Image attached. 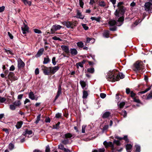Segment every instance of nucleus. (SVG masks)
Listing matches in <instances>:
<instances>
[{
	"label": "nucleus",
	"mask_w": 152,
	"mask_h": 152,
	"mask_svg": "<svg viewBox=\"0 0 152 152\" xmlns=\"http://www.w3.org/2000/svg\"><path fill=\"white\" fill-rule=\"evenodd\" d=\"M108 125H105L104 126V127L103 128V129H102L103 131H104L105 130H106L108 129Z\"/></svg>",
	"instance_id": "nucleus-54"
},
{
	"label": "nucleus",
	"mask_w": 152,
	"mask_h": 152,
	"mask_svg": "<svg viewBox=\"0 0 152 152\" xmlns=\"http://www.w3.org/2000/svg\"><path fill=\"white\" fill-rule=\"evenodd\" d=\"M91 19L92 20H95L96 21L99 22L100 21L101 17H98L97 18H96L95 17H91Z\"/></svg>",
	"instance_id": "nucleus-27"
},
{
	"label": "nucleus",
	"mask_w": 152,
	"mask_h": 152,
	"mask_svg": "<svg viewBox=\"0 0 152 152\" xmlns=\"http://www.w3.org/2000/svg\"><path fill=\"white\" fill-rule=\"evenodd\" d=\"M103 144L106 148L108 147H112L113 150L114 146L113 144L111 142H107L106 141H105L103 142Z\"/></svg>",
	"instance_id": "nucleus-12"
},
{
	"label": "nucleus",
	"mask_w": 152,
	"mask_h": 152,
	"mask_svg": "<svg viewBox=\"0 0 152 152\" xmlns=\"http://www.w3.org/2000/svg\"><path fill=\"white\" fill-rule=\"evenodd\" d=\"M21 29L23 31V33L24 34H26L28 30V27L26 25H25L24 27H22Z\"/></svg>",
	"instance_id": "nucleus-23"
},
{
	"label": "nucleus",
	"mask_w": 152,
	"mask_h": 152,
	"mask_svg": "<svg viewBox=\"0 0 152 152\" xmlns=\"http://www.w3.org/2000/svg\"><path fill=\"white\" fill-rule=\"evenodd\" d=\"M152 99V90L150 91L146 98L147 99Z\"/></svg>",
	"instance_id": "nucleus-43"
},
{
	"label": "nucleus",
	"mask_w": 152,
	"mask_h": 152,
	"mask_svg": "<svg viewBox=\"0 0 152 152\" xmlns=\"http://www.w3.org/2000/svg\"><path fill=\"white\" fill-rule=\"evenodd\" d=\"M62 28V26L59 25L55 24L53 25L51 28V30L50 32H48V34H53L55 33V31L59 30Z\"/></svg>",
	"instance_id": "nucleus-5"
},
{
	"label": "nucleus",
	"mask_w": 152,
	"mask_h": 152,
	"mask_svg": "<svg viewBox=\"0 0 152 152\" xmlns=\"http://www.w3.org/2000/svg\"><path fill=\"white\" fill-rule=\"evenodd\" d=\"M88 95V92L84 90L83 91V95L82 98L83 99H86L87 98Z\"/></svg>",
	"instance_id": "nucleus-22"
},
{
	"label": "nucleus",
	"mask_w": 152,
	"mask_h": 152,
	"mask_svg": "<svg viewBox=\"0 0 152 152\" xmlns=\"http://www.w3.org/2000/svg\"><path fill=\"white\" fill-rule=\"evenodd\" d=\"M33 133V132L31 130H28V129H26L25 131L23 132V135L27 137V135H30L32 134Z\"/></svg>",
	"instance_id": "nucleus-15"
},
{
	"label": "nucleus",
	"mask_w": 152,
	"mask_h": 152,
	"mask_svg": "<svg viewBox=\"0 0 152 152\" xmlns=\"http://www.w3.org/2000/svg\"><path fill=\"white\" fill-rule=\"evenodd\" d=\"M63 24L66 26L67 28H73L76 26V22H72L69 21H65L63 22Z\"/></svg>",
	"instance_id": "nucleus-6"
},
{
	"label": "nucleus",
	"mask_w": 152,
	"mask_h": 152,
	"mask_svg": "<svg viewBox=\"0 0 152 152\" xmlns=\"http://www.w3.org/2000/svg\"><path fill=\"white\" fill-rule=\"evenodd\" d=\"M130 90L129 88H127L126 89V93L127 94H129L130 93Z\"/></svg>",
	"instance_id": "nucleus-63"
},
{
	"label": "nucleus",
	"mask_w": 152,
	"mask_h": 152,
	"mask_svg": "<svg viewBox=\"0 0 152 152\" xmlns=\"http://www.w3.org/2000/svg\"><path fill=\"white\" fill-rule=\"evenodd\" d=\"M61 142L64 145H66L69 143V140L68 139H66L62 140Z\"/></svg>",
	"instance_id": "nucleus-40"
},
{
	"label": "nucleus",
	"mask_w": 152,
	"mask_h": 152,
	"mask_svg": "<svg viewBox=\"0 0 152 152\" xmlns=\"http://www.w3.org/2000/svg\"><path fill=\"white\" fill-rule=\"evenodd\" d=\"M10 108L11 110H14L15 109L16 107V106L13 104H10Z\"/></svg>",
	"instance_id": "nucleus-45"
},
{
	"label": "nucleus",
	"mask_w": 152,
	"mask_h": 152,
	"mask_svg": "<svg viewBox=\"0 0 152 152\" xmlns=\"http://www.w3.org/2000/svg\"><path fill=\"white\" fill-rule=\"evenodd\" d=\"M111 113L109 112H105L103 113L102 117L104 118H107L110 115Z\"/></svg>",
	"instance_id": "nucleus-20"
},
{
	"label": "nucleus",
	"mask_w": 152,
	"mask_h": 152,
	"mask_svg": "<svg viewBox=\"0 0 152 152\" xmlns=\"http://www.w3.org/2000/svg\"><path fill=\"white\" fill-rule=\"evenodd\" d=\"M105 150L104 148H103L99 149V151L96 150H94L92 151V152H104Z\"/></svg>",
	"instance_id": "nucleus-38"
},
{
	"label": "nucleus",
	"mask_w": 152,
	"mask_h": 152,
	"mask_svg": "<svg viewBox=\"0 0 152 152\" xmlns=\"http://www.w3.org/2000/svg\"><path fill=\"white\" fill-rule=\"evenodd\" d=\"M114 142L117 145H120V142L118 140H115L114 141Z\"/></svg>",
	"instance_id": "nucleus-64"
},
{
	"label": "nucleus",
	"mask_w": 152,
	"mask_h": 152,
	"mask_svg": "<svg viewBox=\"0 0 152 152\" xmlns=\"http://www.w3.org/2000/svg\"><path fill=\"white\" fill-rule=\"evenodd\" d=\"M116 138L117 139H119L120 140H121L122 139H123L125 140L126 142H129V140L127 138V136H125L123 138L119 137H117Z\"/></svg>",
	"instance_id": "nucleus-31"
},
{
	"label": "nucleus",
	"mask_w": 152,
	"mask_h": 152,
	"mask_svg": "<svg viewBox=\"0 0 152 152\" xmlns=\"http://www.w3.org/2000/svg\"><path fill=\"white\" fill-rule=\"evenodd\" d=\"M125 104V102H122L119 103V102L118 103V105L120 109L122 108L124 106Z\"/></svg>",
	"instance_id": "nucleus-25"
},
{
	"label": "nucleus",
	"mask_w": 152,
	"mask_h": 152,
	"mask_svg": "<svg viewBox=\"0 0 152 152\" xmlns=\"http://www.w3.org/2000/svg\"><path fill=\"white\" fill-rule=\"evenodd\" d=\"M109 31H106L103 33V36L104 37L107 38L109 37Z\"/></svg>",
	"instance_id": "nucleus-37"
},
{
	"label": "nucleus",
	"mask_w": 152,
	"mask_h": 152,
	"mask_svg": "<svg viewBox=\"0 0 152 152\" xmlns=\"http://www.w3.org/2000/svg\"><path fill=\"white\" fill-rule=\"evenodd\" d=\"M15 148L14 145L12 143H10L8 145V148L11 151L13 150Z\"/></svg>",
	"instance_id": "nucleus-30"
},
{
	"label": "nucleus",
	"mask_w": 152,
	"mask_h": 152,
	"mask_svg": "<svg viewBox=\"0 0 152 152\" xmlns=\"http://www.w3.org/2000/svg\"><path fill=\"white\" fill-rule=\"evenodd\" d=\"M8 78L10 79L15 80L17 79L16 77L14 76V73L12 72H10L8 75Z\"/></svg>",
	"instance_id": "nucleus-16"
},
{
	"label": "nucleus",
	"mask_w": 152,
	"mask_h": 152,
	"mask_svg": "<svg viewBox=\"0 0 152 152\" xmlns=\"http://www.w3.org/2000/svg\"><path fill=\"white\" fill-rule=\"evenodd\" d=\"M60 122H58L57 124H56L55 125H54L53 126V129H58L59 128V126L60 124Z\"/></svg>",
	"instance_id": "nucleus-36"
},
{
	"label": "nucleus",
	"mask_w": 152,
	"mask_h": 152,
	"mask_svg": "<svg viewBox=\"0 0 152 152\" xmlns=\"http://www.w3.org/2000/svg\"><path fill=\"white\" fill-rule=\"evenodd\" d=\"M52 39L55 40H59L60 41H61V39L59 37H57L56 36H54L52 37Z\"/></svg>",
	"instance_id": "nucleus-51"
},
{
	"label": "nucleus",
	"mask_w": 152,
	"mask_h": 152,
	"mask_svg": "<svg viewBox=\"0 0 152 152\" xmlns=\"http://www.w3.org/2000/svg\"><path fill=\"white\" fill-rule=\"evenodd\" d=\"M76 65L78 66H79L81 67H83V64L81 62L77 63Z\"/></svg>",
	"instance_id": "nucleus-60"
},
{
	"label": "nucleus",
	"mask_w": 152,
	"mask_h": 152,
	"mask_svg": "<svg viewBox=\"0 0 152 152\" xmlns=\"http://www.w3.org/2000/svg\"><path fill=\"white\" fill-rule=\"evenodd\" d=\"M62 50L66 53H69V46L65 45H62L61 46Z\"/></svg>",
	"instance_id": "nucleus-13"
},
{
	"label": "nucleus",
	"mask_w": 152,
	"mask_h": 152,
	"mask_svg": "<svg viewBox=\"0 0 152 152\" xmlns=\"http://www.w3.org/2000/svg\"><path fill=\"white\" fill-rule=\"evenodd\" d=\"M6 100V99L4 97L0 96V102L3 103Z\"/></svg>",
	"instance_id": "nucleus-47"
},
{
	"label": "nucleus",
	"mask_w": 152,
	"mask_h": 152,
	"mask_svg": "<svg viewBox=\"0 0 152 152\" xmlns=\"http://www.w3.org/2000/svg\"><path fill=\"white\" fill-rule=\"evenodd\" d=\"M51 73L53 74H55L59 69L58 66H56L53 67H50Z\"/></svg>",
	"instance_id": "nucleus-11"
},
{
	"label": "nucleus",
	"mask_w": 152,
	"mask_h": 152,
	"mask_svg": "<svg viewBox=\"0 0 152 152\" xmlns=\"http://www.w3.org/2000/svg\"><path fill=\"white\" fill-rule=\"evenodd\" d=\"M28 97L32 100H35L37 101L38 100V97L35 96L34 92L32 91H30L28 94Z\"/></svg>",
	"instance_id": "nucleus-9"
},
{
	"label": "nucleus",
	"mask_w": 152,
	"mask_h": 152,
	"mask_svg": "<svg viewBox=\"0 0 152 152\" xmlns=\"http://www.w3.org/2000/svg\"><path fill=\"white\" fill-rule=\"evenodd\" d=\"M61 114L59 113H58L56 114V118H59L61 116Z\"/></svg>",
	"instance_id": "nucleus-62"
},
{
	"label": "nucleus",
	"mask_w": 152,
	"mask_h": 152,
	"mask_svg": "<svg viewBox=\"0 0 152 152\" xmlns=\"http://www.w3.org/2000/svg\"><path fill=\"white\" fill-rule=\"evenodd\" d=\"M135 146L136 148V151L137 152H140V146L136 145H135Z\"/></svg>",
	"instance_id": "nucleus-44"
},
{
	"label": "nucleus",
	"mask_w": 152,
	"mask_h": 152,
	"mask_svg": "<svg viewBox=\"0 0 152 152\" xmlns=\"http://www.w3.org/2000/svg\"><path fill=\"white\" fill-rule=\"evenodd\" d=\"M133 99H134V102H136L138 103H140V101L138 99H137L135 98H133Z\"/></svg>",
	"instance_id": "nucleus-57"
},
{
	"label": "nucleus",
	"mask_w": 152,
	"mask_h": 152,
	"mask_svg": "<svg viewBox=\"0 0 152 152\" xmlns=\"http://www.w3.org/2000/svg\"><path fill=\"white\" fill-rule=\"evenodd\" d=\"M50 59L48 56H46L44 58L43 64H47L50 62Z\"/></svg>",
	"instance_id": "nucleus-19"
},
{
	"label": "nucleus",
	"mask_w": 152,
	"mask_h": 152,
	"mask_svg": "<svg viewBox=\"0 0 152 152\" xmlns=\"http://www.w3.org/2000/svg\"><path fill=\"white\" fill-rule=\"evenodd\" d=\"M145 10L150 12L152 9V0H150L149 2H146L144 5Z\"/></svg>",
	"instance_id": "nucleus-7"
},
{
	"label": "nucleus",
	"mask_w": 152,
	"mask_h": 152,
	"mask_svg": "<svg viewBox=\"0 0 152 152\" xmlns=\"http://www.w3.org/2000/svg\"><path fill=\"white\" fill-rule=\"evenodd\" d=\"M79 3L80 7H83L84 4V3L83 1V0H79Z\"/></svg>",
	"instance_id": "nucleus-58"
},
{
	"label": "nucleus",
	"mask_w": 152,
	"mask_h": 152,
	"mask_svg": "<svg viewBox=\"0 0 152 152\" xmlns=\"http://www.w3.org/2000/svg\"><path fill=\"white\" fill-rule=\"evenodd\" d=\"M124 77V75L122 73L115 72V71H112L108 72L106 79L108 81L115 82L119 80L120 79L123 78Z\"/></svg>",
	"instance_id": "nucleus-1"
},
{
	"label": "nucleus",
	"mask_w": 152,
	"mask_h": 152,
	"mask_svg": "<svg viewBox=\"0 0 152 152\" xmlns=\"http://www.w3.org/2000/svg\"><path fill=\"white\" fill-rule=\"evenodd\" d=\"M41 68L45 75H48L51 73L50 67H48L43 65L41 66Z\"/></svg>",
	"instance_id": "nucleus-8"
},
{
	"label": "nucleus",
	"mask_w": 152,
	"mask_h": 152,
	"mask_svg": "<svg viewBox=\"0 0 152 152\" xmlns=\"http://www.w3.org/2000/svg\"><path fill=\"white\" fill-rule=\"evenodd\" d=\"M80 84L81 86V87L83 89H86V88H85L86 85V82L83 80H81L80 81Z\"/></svg>",
	"instance_id": "nucleus-21"
},
{
	"label": "nucleus",
	"mask_w": 152,
	"mask_h": 152,
	"mask_svg": "<svg viewBox=\"0 0 152 152\" xmlns=\"http://www.w3.org/2000/svg\"><path fill=\"white\" fill-rule=\"evenodd\" d=\"M15 69V67L14 65H12L10 67L9 70L10 71H13Z\"/></svg>",
	"instance_id": "nucleus-59"
},
{
	"label": "nucleus",
	"mask_w": 152,
	"mask_h": 152,
	"mask_svg": "<svg viewBox=\"0 0 152 152\" xmlns=\"http://www.w3.org/2000/svg\"><path fill=\"white\" fill-rule=\"evenodd\" d=\"M77 15L79 17V18L81 19H83L84 17L82 16L81 15V13L79 11L77 12Z\"/></svg>",
	"instance_id": "nucleus-41"
},
{
	"label": "nucleus",
	"mask_w": 152,
	"mask_h": 152,
	"mask_svg": "<svg viewBox=\"0 0 152 152\" xmlns=\"http://www.w3.org/2000/svg\"><path fill=\"white\" fill-rule=\"evenodd\" d=\"M124 20V18L122 17H121L117 21L114 20H110L109 22V24L110 26H113L116 25L117 26H121L123 23Z\"/></svg>",
	"instance_id": "nucleus-3"
},
{
	"label": "nucleus",
	"mask_w": 152,
	"mask_h": 152,
	"mask_svg": "<svg viewBox=\"0 0 152 152\" xmlns=\"http://www.w3.org/2000/svg\"><path fill=\"white\" fill-rule=\"evenodd\" d=\"M52 63L54 65H55L56 64V57H53L52 59Z\"/></svg>",
	"instance_id": "nucleus-49"
},
{
	"label": "nucleus",
	"mask_w": 152,
	"mask_h": 152,
	"mask_svg": "<svg viewBox=\"0 0 152 152\" xmlns=\"http://www.w3.org/2000/svg\"><path fill=\"white\" fill-rule=\"evenodd\" d=\"M135 5L136 4L134 1H133L130 4V6L131 7V9L132 10V11L133 12L135 11V10H134V7L135 6Z\"/></svg>",
	"instance_id": "nucleus-26"
},
{
	"label": "nucleus",
	"mask_w": 152,
	"mask_h": 152,
	"mask_svg": "<svg viewBox=\"0 0 152 152\" xmlns=\"http://www.w3.org/2000/svg\"><path fill=\"white\" fill-rule=\"evenodd\" d=\"M62 93L61 91H58L57 93L56 94V95L55 96V99L54 100V102H55L58 98L59 96Z\"/></svg>",
	"instance_id": "nucleus-29"
},
{
	"label": "nucleus",
	"mask_w": 152,
	"mask_h": 152,
	"mask_svg": "<svg viewBox=\"0 0 152 152\" xmlns=\"http://www.w3.org/2000/svg\"><path fill=\"white\" fill-rule=\"evenodd\" d=\"M151 88V86H150L148 88H147L146 89L145 91H142L139 92L140 94H143L145 93L146 92H147V91H148L150 90Z\"/></svg>",
	"instance_id": "nucleus-34"
},
{
	"label": "nucleus",
	"mask_w": 152,
	"mask_h": 152,
	"mask_svg": "<svg viewBox=\"0 0 152 152\" xmlns=\"http://www.w3.org/2000/svg\"><path fill=\"white\" fill-rule=\"evenodd\" d=\"M34 31L36 33L41 34L42 33V32L40 30L37 29H34Z\"/></svg>",
	"instance_id": "nucleus-50"
},
{
	"label": "nucleus",
	"mask_w": 152,
	"mask_h": 152,
	"mask_svg": "<svg viewBox=\"0 0 152 152\" xmlns=\"http://www.w3.org/2000/svg\"><path fill=\"white\" fill-rule=\"evenodd\" d=\"M77 46L80 48H83V43L82 42H79L77 43Z\"/></svg>",
	"instance_id": "nucleus-39"
},
{
	"label": "nucleus",
	"mask_w": 152,
	"mask_h": 152,
	"mask_svg": "<svg viewBox=\"0 0 152 152\" xmlns=\"http://www.w3.org/2000/svg\"><path fill=\"white\" fill-rule=\"evenodd\" d=\"M64 136V137H63V138H65L66 139H72L74 137L75 135L74 134H72L70 133H67L65 134Z\"/></svg>",
	"instance_id": "nucleus-14"
},
{
	"label": "nucleus",
	"mask_w": 152,
	"mask_h": 152,
	"mask_svg": "<svg viewBox=\"0 0 152 152\" xmlns=\"http://www.w3.org/2000/svg\"><path fill=\"white\" fill-rule=\"evenodd\" d=\"M58 148L59 149L63 150L65 148H64V146L62 144H60L58 145Z\"/></svg>",
	"instance_id": "nucleus-48"
},
{
	"label": "nucleus",
	"mask_w": 152,
	"mask_h": 152,
	"mask_svg": "<svg viewBox=\"0 0 152 152\" xmlns=\"http://www.w3.org/2000/svg\"><path fill=\"white\" fill-rule=\"evenodd\" d=\"M132 146L130 144H127L126 145V150L127 152H131Z\"/></svg>",
	"instance_id": "nucleus-24"
},
{
	"label": "nucleus",
	"mask_w": 152,
	"mask_h": 152,
	"mask_svg": "<svg viewBox=\"0 0 152 152\" xmlns=\"http://www.w3.org/2000/svg\"><path fill=\"white\" fill-rule=\"evenodd\" d=\"M81 25L85 30H87L88 29V27L86 24L82 23L81 24Z\"/></svg>",
	"instance_id": "nucleus-46"
},
{
	"label": "nucleus",
	"mask_w": 152,
	"mask_h": 152,
	"mask_svg": "<svg viewBox=\"0 0 152 152\" xmlns=\"http://www.w3.org/2000/svg\"><path fill=\"white\" fill-rule=\"evenodd\" d=\"M50 149L49 145H48L46 147L45 152H50Z\"/></svg>",
	"instance_id": "nucleus-56"
},
{
	"label": "nucleus",
	"mask_w": 152,
	"mask_h": 152,
	"mask_svg": "<svg viewBox=\"0 0 152 152\" xmlns=\"http://www.w3.org/2000/svg\"><path fill=\"white\" fill-rule=\"evenodd\" d=\"M87 71L89 72H90L91 73H93L94 72V69L93 68H88L87 69Z\"/></svg>",
	"instance_id": "nucleus-42"
},
{
	"label": "nucleus",
	"mask_w": 152,
	"mask_h": 152,
	"mask_svg": "<svg viewBox=\"0 0 152 152\" xmlns=\"http://www.w3.org/2000/svg\"><path fill=\"white\" fill-rule=\"evenodd\" d=\"M122 115L124 116V118L126 117L127 115V113L126 111L125 110L123 111V113L122 114Z\"/></svg>",
	"instance_id": "nucleus-53"
},
{
	"label": "nucleus",
	"mask_w": 152,
	"mask_h": 152,
	"mask_svg": "<svg viewBox=\"0 0 152 152\" xmlns=\"http://www.w3.org/2000/svg\"><path fill=\"white\" fill-rule=\"evenodd\" d=\"M99 5L101 7H104L106 5V4L103 1H101L99 2Z\"/></svg>",
	"instance_id": "nucleus-35"
},
{
	"label": "nucleus",
	"mask_w": 152,
	"mask_h": 152,
	"mask_svg": "<svg viewBox=\"0 0 152 152\" xmlns=\"http://www.w3.org/2000/svg\"><path fill=\"white\" fill-rule=\"evenodd\" d=\"M70 51L72 55L73 56L76 55L78 53L77 51L75 48H71Z\"/></svg>",
	"instance_id": "nucleus-17"
},
{
	"label": "nucleus",
	"mask_w": 152,
	"mask_h": 152,
	"mask_svg": "<svg viewBox=\"0 0 152 152\" xmlns=\"http://www.w3.org/2000/svg\"><path fill=\"white\" fill-rule=\"evenodd\" d=\"M18 66L19 69H20L24 67L25 64L20 58H19L18 59Z\"/></svg>",
	"instance_id": "nucleus-10"
},
{
	"label": "nucleus",
	"mask_w": 152,
	"mask_h": 152,
	"mask_svg": "<svg viewBox=\"0 0 152 152\" xmlns=\"http://www.w3.org/2000/svg\"><path fill=\"white\" fill-rule=\"evenodd\" d=\"M131 97L132 98H134L136 94L134 93L133 91H132L130 92Z\"/></svg>",
	"instance_id": "nucleus-52"
},
{
	"label": "nucleus",
	"mask_w": 152,
	"mask_h": 152,
	"mask_svg": "<svg viewBox=\"0 0 152 152\" xmlns=\"http://www.w3.org/2000/svg\"><path fill=\"white\" fill-rule=\"evenodd\" d=\"M13 104L16 106H20L21 104V103L20 101L18 100L14 102Z\"/></svg>",
	"instance_id": "nucleus-33"
},
{
	"label": "nucleus",
	"mask_w": 152,
	"mask_h": 152,
	"mask_svg": "<svg viewBox=\"0 0 152 152\" xmlns=\"http://www.w3.org/2000/svg\"><path fill=\"white\" fill-rule=\"evenodd\" d=\"M24 4L25 5L27 4L29 6H31V2L30 1H28L27 0H22Z\"/></svg>",
	"instance_id": "nucleus-32"
},
{
	"label": "nucleus",
	"mask_w": 152,
	"mask_h": 152,
	"mask_svg": "<svg viewBox=\"0 0 152 152\" xmlns=\"http://www.w3.org/2000/svg\"><path fill=\"white\" fill-rule=\"evenodd\" d=\"M125 12V10L123 7H119L118 10H116L114 14L116 17L118 18L122 16L124 18L123 15Z\"/></svg>",
	"instance_id": "nucleus-4"
},
{
	"label": "nucleus",
	"mask_w": 152,
	"mask_h": 152,
	"mask_svg": "<svg viewBox=\"0 0 152 152\" xmlns=\"http://www.w3.org/2000/svg\"><path fill=\"white\" fill-rule=\"evenodd\" d=\"M100 96L102 98H104L106 96V95L104 93H101L100 94Z\"/></svg>",
	"instance_id": "nucleus-61"
},
{
	"label": "nucleus",
	"mask_w": 152,
	"mask_h": 152,
	"mask_svg": "<svg viewBox=\"0 0 152 152\" xmlns=\"http://www.w3.org/2000/svg\"><path fill=\"white\" fill-rule=\"evenodd\" d=\"M145 63V61H137L134 64V67L135 68L134 70L142 73L145 70L144 68L145 65L143 63Z\"/></svg>",
	"instance_id": "nucleus-2"
},
{
	"label": "nucleus",
	"mask_w": 152,
	"mask_h": 152,
	"mask_svg": "<svg viewBox=\"0 0 152 152\" xmlns=\"http://www.w3.org/2000/svg\"><path fill=\"white\" fill-rule=\"evenodd\" d=\"M86 127V126L83 125L82 126V132L83 133H84L85 132V129Z\"/></svg>",
	"instance_id": "nucleus-55"
},
{
	"label": "nucleus",
	"mask_w": 152,
	"mask_h": 152,
	"mask_svg": "<svg viewBox=\"0 0 152 152\" xmlns=\"http://www.w3.org/2000/svg\"><path fill=\"white\" fill-rule=\"evenodd\" d=\"M44 51L43 48H41L38 51L37 54L36 55V56L37 57H39L42 55Z\"/></svg>",
	"instance_id": "nucleus-18"
},
{
	"label": "nucleus",
	"mask_w": 152,
	"mask_h": 152,
	"mask_svg": "<svg viewBox=\"0 0 152 152\" xmlns=\"http://www.w3.org/2000/svg\"><path fill=\"white\" fill-rule=\"evenodd\" d=\"M23 123L22 121H18L17 122L16 126L17 129H19L22 126Z\"/></svg>",
	"instance_id": "nucleus-28"
}]
</instances>
